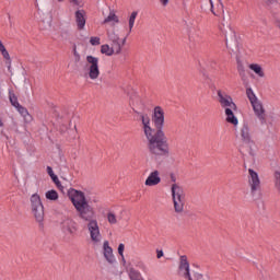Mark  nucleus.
<instances>
[{"label":"nucleus","mask_w":280,"mask_h":280,"mask_svg":"<svg viewBox=\"0 0 280 280\" xmlns=\"http://www.w3.org/2000/svg\"><path fill=\"white\" fill-rule=\"evenodd\" d=\"M276 187L280 189V172L275 173Z\"/></svg>","instance_id":"28"},{"label":"nucleus","mask_w":280,"mask_h":280,"mask_svg":"<svg viewBox=\"0 0 280 280\" xmlns=\"http://www.w3.org/2000/svg\"><path fill=\"white\" fill-rule=\"evenodd\" d=\"M178 275L186 280H211L209 275L200 273V271L191 269L187 256H180L179 258Z\"/></svg>","instance_id":"6"},{"label":"nucleus","mask_w":280,"mask_h":280,"mask_svg":"<svg viewBox=\"0 0 280 280\" xmlns=\"http://www.w3.org/2000/svg\"><path fill=\"white\" fill-rule=\"evenodd\" d=\"M139 12L133 11L128 19V23H129V33L132 32V28L135 27V21H137V16H138Z\"/></svg>","instance_id":"20"},{"label":"nucleus","mask_w":280,"mask_h":280,"mask_svg":"<svg viewBox=\"0 0 280 280\" xmlns=\"http://www.w3.org/2000/svg\"><path fill=\"white\" fill-rule=\"evenodd\" d=\"M156 257L161 259V257H163V250H156Z\"/></svg>","instance_id":"32"},{"label":"nucleus","mask_w":280,"mask_h":280,"mask_svg":"<svg viewBox=\"0 0 280 280\" xmlns=\"http://www.w3.org/2000/svg\"><path fill=\"white\" fill-rule=\"evenodd\" d=\"M171 191L175 213H183V211H185V190L183 189V186L173 184Z\"/></svg>","instance_id":"9"},{"label":"nucleus","mask_w":280,"mask_h":280,"mask_svg":"<svg viewBox=\"0 0 280 280\" xmlns=\"http://www.w3.org/2000/svg\"><path fill=\"white\" fill-rule=\"evenodd\" d=\"M161 183V173L159 171H153L150 173L148 178L144 182V185L147 187H155V185H159Z\"/></svg>","instance_id":"13"},{"label":"nucleus","mask_w":280,"mask_h":280,"mask_svg":"<svg viewBox=\"0 0 280 280\" xmlns=\"http://www.w3.org/2000/svg\"><path fill=\"white\" fill-rule=\"evenodd\" d=\"M135 113H138V115H139V112H138V110H135Z\"/></svg>","instance_id":"41"},{"label":"nucleus","mask_w":280,"mask_h":280,"mask_svg":"<svg viewBox=\"0 0 280 280\" xmlns=\"http://www.w3.org/2000/svg\"><path fill=\"white\" fill-rule=\"evenodd\" d=\"M101 54H104L105 56H119L121 54L118 51L115 47H113L110 44H104L101 46Z\"/></svg>","instance_id":"16"},{"label":"nucleus","mask_w":280,"mask_h":280,"mask_svg":"<svg viewBox=\"0 0 280 280\" xmlns=\"http://www.w3.org/2000/svg\"><path fill=\"white\" fill-rule=\"evenodd\" d=\"M51 180H52V183H55V185H60V179H58V176L57 175H52L51 177Z\"/></svg>","instance_id":"30"},{"label":"nucleus","mask_w":280,"mask_h":280,"mask_svg":"<svg viewBox=\"0 0 280 280\" xmlns=\"http://www.w3.org/2000/svg\"><path fill=\"white\" fill-rule=\"evenodd\" d=\"M90 43H91V45H93V46L100 45V44H101L100 37H91V38H90Z\"/></svg>","instance_id":"29"},{"label":"nucleus","mask_w":280,"mask_h":280,"mask_svg":"<svg viewBox=\"0 0 280 280\" xmlns=\"http://www.w3.org/2000/svg\"><path fill=\"white\" fill-rule=\"evenodd\" d=\"M107 38L110 43L109 45L115 47L121 54V49H124V46L126 45V38L121 39L119 37V30L113 28L112 31H108Z\"/></svg>","instance_id":"11"},{"label":"nucleus","mask_w":280,"mask_h":280,"mask_svg":"<svg viewBox=\"0 0 280 280\" xmlns=\"http://www.w3.org/2000/svg\"><path fill=\"white\" fill-rule=\"evenodd\" d=\"M217 96L221 108L225 109V121H228V124H232V126H237L240 120L235 117L234 114L237 112V105L235 102H233V97H231V95L226 94V92L222 90H218Z\"/></svg>","instance_id":"5"},{"label":"nucleus","mask_w":280,"mask_h":280,"mask_svg":"<svg viewBox=\"0 0 280 280\" xmlns=\"http://www.w3.org/2000/svg\"><path fill=\"white\" fill-rule=\"evenodd\" d=\"M85 68L90 80H97L100 78V59L97 57L89 55L86 57Z\"/></svg>","instance_id":"10"},{"label":"nucleus","mask_w":280,"mask_h":280,"mask_svg":"<svg viewBox=\"0 0 280 280\" xmlns=\"http://www.w3.org/2000/svg\"><path fill=\"white\" fill-rule=\"evenodd\" d=\"M240 136L242 139L240 150L245 163H255V156L257 155V153L255 152V143L250 139V127H248V124L244 122L242 125L240 129Z\"/></svg>","instance_id":"4"},{"label":"nucleus","mask_w":280,"mask_h":280,"mask_svg":"<svg viewBox=\"0 0 280 280\" xmlns=\"http://www.w3.org/2000/svg\"><path fill=\"white\" fill-rule=\"evenodd\" d=\"M103 255L108 264H115V255H113V247L108 241H104L103 243Z\"/></svg>","instance_id":"15"},{"label":"nucleus","mask_w":280,"mask_h":280,"mask_svg":"<svg viewBox=\"0 0 280 280\" xmlns=\"http://www.w3.org/2000/svg\"><path fill=\"white\" fill-rule=\"evenodd\" d=\"M107 221L109 222V224H117V215H115V213L109 212L107 214Z\"/></svg>","instance_id":"25"},{"label":"nucleus","mask_w":280,"mask_h":280,"mask_svg":"<svg viewBox=\"0 0 280 280\" xmlns=\"http://www.w3.org/2000/svg\"><path fill=\"white\" fill-rule=\"evenodd\" d=\"M78 30H84L86 25V11L78 10L74 13Z\"/></svg>","instance_id":"14"},{"label":"nucleus","mask_w":280,"mask_h":280,"mask_svg":"<svg viewBox=\"0 0 280 280\" xmlns=\"http://www.w3.org/2000/svg\"><path fill=\"white\" fill-rule=\"evenodd\" d=\"M62 1H65V0H58L59 3H62Z\"/></svg>","instance_id":"39"},{"label":"nucleus","mask_w":280,"mask_h":280,"mask_svg":"<svg viewBox=\"0 0 280 280\" xmlns=\"http://www.w3.org/2000/svg\"><path fill=\"white\" fill-rule=\"evenodd\" d=\"M68 34H69V32H62L61 33L62 38H65Z\"/></svg>","instance_id":"36"},{"label":"nucleus","mask_w":280,"mask_h":280,"mask_svg":"<svg viewBox=\"0 0 280 280\" xmlns=\"http://www.w3.org/2000/svg\"><path fill=\"white\" fill-rule=\"evenodd\" d=\"M142 121V129L147 139V148L149 154H151L154 161L159 162L163 158L170 156V143L163 128L165 127V112L161 106H156L153 110L152 121L154 128H152V121L148 114H140Z\"/></svg>","instance_id":"1"},{"label":"nucleus","mask_w":280,"mask_h":280,"mask_svg":"<svg viewBox=\"0 0 280 280\" xmlns=\"http://www.w3.org/2000/svg\"><path fill=\"white\" fill-rule=\"evenodd\" d=\"M30 207L33 218H35L38 224H43L45 220V206L43 205V200L38 192H35L30 197Z\"/></svg>","instance_id":"8"},{"label":"nucleus","mask_w":280,"mask_h":280,"mask_svg":"<svg viewBox=\"0 0 280 280\" xmlns=\"http://www.w3.org/2000/svg\"><path fill=\"white\" fill-rule=\"evenodd\" d=\"M126 246L124 245V243H120L118 245V255H120L122 261H126V258L124 256V250H125Z\"/></svg>","instance_id":"27"},{"label":"nucleus","mask_w":280,"mask_h":280,"mask_svg":"<svg viewBox=\"0 0 280 280\" xmlns=\"http://www.w3.org/2000/svg\"><path fill=\"white\" fill-rule=\"evenodd\" d=\"M253 110L256 117L261 121V124H266V109L264 108V104L261 101H257L256 103H252Z\"/></svg>","instance_id":"12"},{"label":"nucleus","mask_w":280,"mask_h":280,"mask_svg":"<svg viewBox=\"0 0 280 280\" xmlns=\"http://www.w3.org/2000/svg\"><path fill=\"white\" fill-rule=\"evenodd\" d=\"M225 47L230 56H234L236 58V69L237 73L243 82L248 80V74H246V67H244V61H242V48L235 42V31L230 30L225 33Z\"/></svg>","instance_id":"3"},{"label":"nucleus","mask_w":280,"mask_h":280,"mask_svg":"<svg viewBox=\"0 0 280 280\" xmlns=\"http://www.w3.org/2000/svg\"><path fill=\"white\" fill-rule=\"evenodd\" d=\"M211 4V11L213 12V0H209Z\"/></svg>","instance_id":"38"},{"label":"nucleus","mask_w":280,"mask_h":280,"mask_svg":"<svg viewBox=\"0 0 280 280\" xmlns=\"http://www.w3.org/2000/svg\"><path fill=\"white\" fill-rule=\"evenodd\" d=\"M4 124L3 120L0 118V130L3 128Z\"/></svg>","instance_id":"37"},{"label":"nucleus","mask_w":280,"mask_h":280,"mask_svg":"<svg viewBox=\"0 0 280 280\" xmlns=\"http://www.w3.org/2000/svg\"><path fill=\"white\" fill-rule=\"evenodd\" d=\"M129 279L130 280H143V278L141 277V272H139L138 270H135V269L129 270Z\"/></svg>","instance_id":"21"},{"label":"nucleus","mask_w":280,"mask_h":280,"mask_svg":"<svg viewBox=\"0 0 280 280\" xmlns=\"http://www.w3.org/2000/svg\"><path fill=\"white\" fill-rule=\"evenodd\" d=\"M247 185L252 198L261 200V179L259 178V173L253 168H248Z\"/></svg>","instance_id":"7"},{"label":"nucleus","mask_w":280,"mask_h":280,"mask_svg":"<svg viewBox=\"0 0 280 280\" xmlns=\"http://www.w3.org/2000/svg\"><path fill=\"white\" fill-rule=\"evenodd\" d=\"M246 95H247L250 104H255V103L259 102V98H257V95H255V92L253 91V89L247 88Z\"/></svg>","instance_id":"19"},{"label":"nucleus","mask_w":280,"mask_h":280,"mask_svg":"<svg viewBox=\"0 0 280 280\" xmlns=\"http://www.w3.org/2000/svg\"><path fill=\"white\" fill-rule=\"evenodd\" d=\"M114 23H118L119 22V18L117 16V14H115V12H110L109 15L104 20V24L106 23H110L113 22Z\"/></svg>","instance_id":"23"},{"label":"nucleus","mask_w":280,"mask_h":280,"mask_svg":"<svg viewBox=\"0 0 280 280\" xmlns=\"http://www.w3.org/2000/svg\"><path fill=\"white\" fill-rule=\"evenodd\" d=\"M267 8H275L279 3V0H262Z\"/></svg>","instance_id":"26"},{"label":"nucleus","mask_w":280,"mask_h":280,"mask_svg":"<svg viewBox=\"0 0 280 280\" xmlns=\"http://www.w3.org/2000/svg\"><path fill=\"white\" fill-rule=\"evenodd\" d=\"M45 196H46L47 200H54V201L58 200V198H59L58 191H56L54 189L46 191Z\"/></svg>","instance_id":"22"},{"label":"nucleus","mask_w":280,"mask_h":280,"mask_svg":"<svg viewBox=\"0 0 280 280\" xmlns=\"http://www.w3.org/2000/svg\"><path fill=\"white\" fill-rule=\"evenodd\" d=\"M74 130H77L75 126H74Z\"/></svg>","instance_id":"42"},{"label":"nucleus","mask_w":280,"mask_h":280,"mask_svg":"<svg viewBox=\"0 0 280 280\" xmlns=\"http://www.w3.org/2000/svg\"><path fill=\"white\" fill-rule=\"evenodd\" d=\"M68 196L78 213L80 220L86 223L88 233L91 237L93 246L102 244V232L100 231V223L97 222V214L95 208L89 205L84 192L71 189Z\"/></svg>","instance_id":"2"},{"label":"nucleus","mask_w":280,"mask_h":280,"mask_svg":"<svg viewBox=\"0 0 280 280\" xmlns=\"http://www.w3.org/2000/svg\"><path fill=\"white\" fill-rule=\"evenodd\" d=\"M135 113H138V115H139V112H138V110H135Z\"/></svg>","instance_id":"40"},{"label":"nucleus","mask_w":280,"mask_h":280,"mask_svg":"<svg viewBox=\"0 0 280 280\" xmlns=\"http://www.w3.org/2000/svg\"><path fill=\"white\" fill-rule=\"evenodd\" d=\"M160 2L162 3V5H167L170 3V0H160Z\"/></svg>","instance_id":"34"},{"label":"nucleus","mask_w":280,"mask_h":280,"mask_svg":"<svg viewBox=\"0 0 280 280\" xmlns=\"http://www.w3.org/2000/svg\"><path fill=\"white\" fill-rule=\"evenodd\" d=\"M70 3H73L74 5H80V0H70Z\"/></svg>","instance_id":"33"},{"label":"nucleus","mask_w":280,"mask_h":280,"mask_svg":"<svg viewBox=\"0 0 280 280\" xmlns=\"http://www.w3.org/2000/svg\"><path fill=\"white\" fill-rule=\"evenodd\" d=\"M9 100L12 106H14L15 108H19V100L16 98V95L14 94V92H9Z\"/></svg>","instance_id":"24"},{"label":"nucleus","mask_w":280,"mask_h":280,"mask_svg":"<svg viewBox=\"0 0 280 280\" xmlns=\"http://www.w3.org/2000/svg\"><path fill=\"white\" fill-rule=\"evenodd\" d=\"M276 27L280 31V19L276 20Z\"/></svg>","instance_id":"35"},{"label":"nucleus","mask_w":280,"mask_h":280,"mask_svg":"<svg viewBox=\"0 0 280 280\" xmlns=\"http://www.w3.org/2000/svg\"><path fill=\"white\" fill-rule=\"evenodd\" d=\"M47 174L50 176V177H52L54 175H56L55 173H54V168H51V166H47Z\"/></svg>","instance_id":"31"},{"label":"nucleus","mask_w":280,"mask_h":280,"mask_svg":"<svg viewBox=\"0 0 280 280\" xmlns=\"http://www.w3.org/2000/svg\"><path fill=\"white\" fill-rule=\"evenodd\" d=\"M250 71L256 73L259 78H266V72H264V68L258 63H250L249 66Z\"/></svg>","instance_id":"18"},{"label":"nucleus","mask_w":280,"mask_h":280,"mask_svg":"<svg viewBox=\"0 0 280 280\" xmlns=\"http://www.w3.org/2000/svg\"><path fill=\"white\" fill-rule=\"evenodd\" d=\"M0 52L4 58V60H7L8 71L12 72V59L10 58V52H8V49H5V46L1 40H0Z\"/></svg>","instance_id":"17"}]
</instances>
